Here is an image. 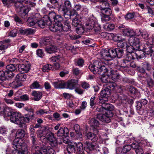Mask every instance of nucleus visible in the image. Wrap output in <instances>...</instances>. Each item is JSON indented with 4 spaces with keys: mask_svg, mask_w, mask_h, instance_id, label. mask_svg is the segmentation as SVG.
Returning a JSON list of instances; mask_svg holds the SVG:
<instances>
[{
    "mask_svg": "<svg viewBox=\"0 0 154 154\" xmlns=\"http://www.w3.org/2000/svg\"><path fill=\"white\" fill-rule=\"evenodd\" d=\"M124 54L123 50L117 48L102 51L100 52V55L102 59L108 61L116 57L121 58L123 55Z\"/></svg>",
    "mask_w": 154,
    "mask_h": 154,
    "instance_id": "obj_1",
    "label": "nucleus"
},
{
    "mask_svg": "<svg viewBox=\"0 0 154 154\" xmlns=\"http://www.w3.org/2000/svg\"><path fill=\"white\" fill-rule=\"evenodd\" d=\"M22 141L21 139H16L12 143V154H27L28 149L26 146H22Z\"/></svg>",
    "mask_w": 154,
    "mask_h": 154,
    "instance_id": "obj_2",
    "label": "nucleus"
},
{
    "mask_svg": "<svg viewBox=\"0 0 154 154\" xmlns=\"http://www.w3.org/2000/svg\"><path fill=\"white\" fill-rule=\"evenodd\" d=\"M107 67L102 62L96 60L95 61L93 64L89 66V68L94 74L103 75L106 71Z\"/></svg>",
    "mask_w": 154,
    "mask_h": 154,
    "instance_id": "obj_3",
    "label": "nucleus"
},
{
    "mask_svg": "<svg viewBox=\"0 0 154 154\" xmlns=\"http://www.w3.org/2000/svg\"><path fill=\"white\" fill-rule=\"evenodd\" d=\"M7 115L10 117V119L12 122L17 124L20 127L21 122V114L16 112H9L8 113Z\"/></svg>",
    "mask_w": 154,
    "mask_h": 154,
    "instance_id": "obj_4",
    "label": "nucleus"
},
{
    "mask_svg": "<svg viewBox=\"0 0 154 154\" xmlns=\"http://www.w3.org/2000/svg\"><path fill=\"white\" fill-rule=\"evenodd\" d=\"M135 57L139 60L144 57V54L143 53H141L139 51H137L135 53H128L126 55L125 60L130 62L132 60L134 59Z\"/></svg>",
    "mask_w": 154,
    "mask_h": 154,
    "instance_id": "obj_5",
    "label": "nucleus"
},
{
    "mask_svg": "<svg viewBox=\"0 0 154 154\" xmlns=\"http://www.w3.org/2000/svg\"><path fill=\"white\" fill-rule=\"evenodd\" d=\"M111 91L109 88H106L100 92V96L99 98V101L101 103H104L108 101V97L110 95Z\"/></svg>",
    "mask_w": 154,
    "mask_h": 154,
    "instance_id": "obj_6",
    "label": "nucleus"
},
{
    "mask_svg": "<svg viewBox=\"0 0 154 154\" xmlns=\"http://www.w3.org/2000/svg\"><path fill=\"white\" fill-rule=\"evenodd\" d=\"M33 113L32 112V114L25 115V116H21V125H20V128L23 129H26V123H29L33 119Z\"/></svg>",
    "mask_w": 154,
    "mask_h": 154,
    "instance_id": "obj_7",
    "label": "nucleus"
},
{
    "mask_svg": "<svg viewBox=\"0 0 154 154\" xmlns=\"http://www.w3.org/2000/svg\"><path fill=\"white\" fill-rule=\"evenodd\" d=\"M101 13L103 14L101 20L103 23H105L109 20L110 19V16L112 14V11L109 8L104 9L101 11Z\"/></svg>",
    "mask_w": 154,
    "mask_h": 154,
    "instance_id": "obj_8",
    "label": "nucleus"
},
{
    "mask_svg": "<svg viewBox=\"0 0 154 154\" xmlns=\"http://www.w3.org/2000/svg\"><path fill=\"white\" fill-rule=\"evenodd\" d=\"M106 71L105 73L109 78H110L112 80L116 79H119L120 75L118 72L115 70H113L112 68H107L106 69Z\"/></svg>",
    "mask_w": 154,
    "mask_h": 154,
    "instance_id": "obj_9",
    "label": "nucleus"
},
{
    "mask_svg": "<svg viewBox=\"0 0 154 154\" xmlns=\"http://www.w3.org/2000/svg\"><path fill=\"white\" fill-rule=\"evenodd\" d=\"M36 149L42 154H51L54 152V150L50 147H44L41 148L38 146H36L35 148V151L33 153L36 152Z\"/></svg>",
    "mask_w": 154,
    "mask_h": 154,
    "instance_id": "obj_10",
    "label": "nucleus"
},
{
    "mask_svg": "<svg viewBox=\"0 0 154 154\" xmlns=\"http://www.w3.org/2000/svg\"><path fill=\"white\" fill-rule=\"evenodd\" d=\"M95 25L94 21L91 18H89L84 26L86 32H90L92 30Z\"/></svg>",
    "mask_w": 154,
    "mask_h": 154,
    "instance_id": "obj_11",
    "label": "nucleus"
},
{
    "mask_svg": "<svg viewBox=\"0 0 154 154\" xmlns=\"http://www.w3.org/2000/svg\"><path fill=\"white\" fill-rule=\"evenodd\" d=\"M141 48L142 49V50H139L140 51H141L142 52H140L141 53H143L144 54V57H145V54L147 55H150V56L152 55H154V50L152 48H153L151 46H149L147 45H143V46L141 47Z\"/></svg>",
    "mask_w": 154,
    "mask_h": 154,
    "instance_id": "obj_12",
    "label": "nucleus"
},
{
    "mask_svg": "<svg viewBox=\"0 0 154 154\" xmlns=\"http://www.w3.org/2000/svg\"><path fill=\"white\" fill-rule=\"evenodd\" d=\"M78 81L77 80L72 79L68 80L65 83V88H68L70 90L73 89L75 87L78 85Z\"/></svg>",
    "mask_w": 154,
    "mask_h": 154,
    "instance_id": "obj_13",
    "label": "nucleus"
},
{
    "mask_svg": "<svg viewBox=\"0 0 154 154\" xmlns=\"http://www.w3.org/2000/svg\"><path fill=\"white\" fill-rule=\"evenodd\" d=\"M47 139L50 142V144L52 146H56L57 145V141L54 137V134L51 132L48 133Z\"/></svg>",
    "mask_w": 154,
    "mask_h": 154,
    "instance_id": "obj_14",
    "label": "nucleus"
},
{
    "mask_svg": "<svg viewBox=\"0 0 154 154\" xmlns=\"http://www.w3.org/2000/svg\"><path fill=\"white\" fill-rule=\"evenodd\" d=\"M29 10V8L27 6H25L17 11L19 13L20 16L23 18L25 19L27 17L28 13Z\"/></svg>",
    "mask_w": 154,
    "mask_h": 154,
    "instance_id": "obj_15",
    "label": "nucleus"
},
{
    "mask_svg": "<svg viewBox=\"0 0 154 154\" xmlns=\"http://www.w3.org/2000/svg\"><path fill=\"white\" fill-rule=\"evenodd\" d=\"M23 129H19L18 130L16 134V138L14 140V141L16 139H21L22 141V146H26L24 144H23V141L22 139V138L24 137L25 134L24 130L25 129H23Z\"/></svg>",
    "mask_w": 154,
    "mask_h": 154,
    "instance_id": "obj_16",
    "label": "nucleus"
},
{
    "mask_svg": "<svg viewBox=\"0 0 154 154\" xmlns=\"http://www.w3.org/2000/svg\"><path fill=\"white\" fill-rule=\"evenodd\" d=\"M51 24V22L50 20L41 19L39 20H38L37 25H38L39 27L43 28L46 25L49 26Z\"/></svg>",
    "mask_w": 154,
    "mask_h": 154,
    "instance_id": "obj_17",
    "label": "nucleus"
},
{
    "mask_svg": "<svg viewBox=\"0 0 154 154\" xmlns=\"http://www.w3.org/2000/svg\"><path fill=\"white\" fill-rule=\"evenodd\" d=\"M69 131L67 128H60L58 131L57 134L59 137H66L69 133Z\"/></svg>",
    "mask_w": 154,
    "mask_h": 154,
    "instance_id": "obj_18",
    "label": "nucleus"
},
{
    "mask_svg": "<svg viewBox=\"0 0 154 154\" xmlns=\"http://www.w3.org/2000/svg\"><path fill=\"white\" fill-rule=\"evenodd\" d=\"M53 85L56 88H65V82L62 80H58L53 83Z\"/></svg>",
    "mask_w": 154,
    "mask_h": 154,
    "instance_id": "obj_19",
    "label": "nucleus"
},
{
    "mask_svg": "<svg viewBox=\"0 0 154 154\" xmlns=\"http://www.w3.org/2000/svg\"><path fill=\"white\" fill-rule=\"evenodd\" d=\"M18 69L23 72L26 73L28 72L30 69V65L29 64H23L20 63L18 66Z\"/></svg>",
    "mask_w": 154,
    "mask_h": 154,
    "instance_id": "obj_20",
    "label": "nucleus"
},
{
    "mask_svg": "<svg viewBox=\"0 0 154 154\" xmlns=\"http://www.w3.org/2000/svg\"><path fill=\"white\" fill-rule=\"evenodd\" d=\"M51 4L48 3L47 7L49 8V9L52 10L55 9L57 6L59 5V2L57 0H49Z\"/></svg>",
    "mask_w": 154,
    "mask_h": 154,
    "instance_id": "obj_21",
    "label": "nucleus"
},
{
    "mask_svg": "<svg viewBox=\"0 0 154 154\" xmlns=\"http://www.w3.org/2000/svg\"><path fill=\"white\" fill-rule=\"evenodd\" d=\"M66 149L68 152L69 154L75 153L76 152L75 143H70L67 146Z\"/></svg>",
    "mask_w": 154,
    "mask_h": 154,
    "instance_id": "obj_22",
    "label": "nucleus"
},
{
    "mask_svg": "<svg viewBox=\"0 0 154 154\" xmlns=\"http://www.w3.org/2000/svg\"><path fill=\"white\" fill-rule=\"evenodd\" d=\"M38 20L35 17L29 18L27 20V22L28 25L30 26L35 27L36 25L37 24Z\"/></svg>",
    "mask_w": 154,
    "mask_h": 154,
    "instance_id": "obj_23",
    "label": "nucleus"
},
{
    "mask_svg": "<svg viewBox=\"0 0 154 154\" xmlns=\"http://www.w3.org/2000/svg\"><path fill=\"white\" fill-rule=\"evenodd\" d=\"M32 95L33 97V99L36 101L39 100L41 98L42 96V93L41 92L33 91Z\"/></svg>",
    "mask_w": 154,
    "mask_h": 154,
    "instance_id": "obj_24",
    "label": "nucleus"
},
{
    "mask_svg": "<svg viewBox=\"0 0 154 154\" xmlns=\"http://www.w3.org/2000/svg\"><path fill=\"white\" fill-rule=\"evenodd\" d=\"M26 2L28 3V1H19L15 2L14 0V6L17 11L20 10L23 7L25 6H24L23 4L24 3H26Z\"/></svg>",
    "mask_w": 154,
    "mask_h": 154,
    "instance_id": "obj_25",
    "label": "nucleus"
},
{
    "mask_svg": "<svg viewBox=\"0 0 154 154\" xmlns=\"http://www.w3.org/2000/svg\"><path fill=\"white\" fill-rule=\"evenodd\" d=\"M105 102L104 103H101L103 104V107L104 108V110L109 111V113H112L111 111L114 109V106L113 105L110 104L106 103Z\"/></svg>",
    "mask_w": 154,
    "mask_h": 154,
    "instance_id": "obj_26",
    "label": "nucleus"
},
{
    "mask_svg": "<svg viewBox=\"0 0 154 154\" xmlns=\"http://www.w3.org/2000/svg\"><path fill=\"white\" fill-rule=\"evenodd\" d=\"M140 39L139 38L135 37L133 38L132 41L131 42V44L134 47L139 46L140 49V50H142V49L141 48V47L143 46V45H139L140 43Z\"/></svg>",
    "mask_w": 154,
    "mask_h": 154,
    "instance_id": "obj_27",
    "label": "nucleus"
},
{
    "mask_svg": "<svg viewBox=\"0 0 154 154\" xmlns=\"http://www.w3.org/2000/svg\"><path fill=\"white\" fill-rule=\"evenodd\" d=\"M57 47L56 46L51 45L47 46L45 48V50L48 53L51 54L56 51Z\"/></svg>",
    "mask_w": 154,
    "mask_h": 154,
    "instance_id": "obj_28",
    "label": "nucleus"
},
{
    "mask_svg": "<svg viewBox=\"0 0 154 154\" xmlns=\"http://www.w3.org/2000/svg\"><path fill=\"white\" fill-rule=\"evenodd\" d=\"M107 0H100V2H101L100 4V8L101 11L104 9H106L109 8V5L108 2H107Z\"/></svg>",
    "mask_w": 154,
    "mask_h": 154,
    "instance_id": "obj_29",
    "label": "nucleus"
},
{
    "mask_svg": "<svg viewBox=\"0 0 154 154\" xmlns=\"http://www.w3.org/2000/svg\"><path fill=\"white\" fill-rule=\"evenodd\" d=\"M122 32L124 35L128 36H132L135 35L134 32L132 30L125 29L122 30Z\"/></svg>",
    "mask_w": 154,
    "mask_h": 154,
    "instance_id": "obj_30",
    "label": "nucleus"
},
{
    "mask_svg": "<svg viewBox=\"0 0 154 154\" xmlns=\"http://www.w3.org/2000/svg\"><path fill=\"white\" fill-rule=\"evenodd\" d=\"M9 85L14 88H16L22 85L21 82L18 81L16 78L14 81L10 83Z\"/></svg>",
    "mask_w": 154,
    "mask_h": 154,
    "instance_id": "obj_31",
    "label": "nucleus"
},
{
    "mask_svg": "<svg viewBox=\"0 0 154 154\" xmlns=\"http://www.w3.org/2000/svg\"><path fill=\"white\" fill-rule=\"evenodd\" d=\"M63 23L64 24V26H63V31L66 32L68 31L71 28L69 22L67 20L65 19Z\"/></svg>",
    "mask_w": 154,
    "mask_h": 154,
    "instance_id": "obj_32",
    "label": "nucleus"
},
{
    "mask_svg": "<svg viewBox=\"0 0 154 154\" xmlns=\"http://www.w3.org/2000/svg\"><path fill=\"white\" fill-rule=\"evenodd\" d=\"M139 49H140L139 46L134 47L133 45H131L128 47L127 48V51L128 53H135L134 51L135 50H138L139 51Z\"/></svg>",
    "mask_w": 154,
    "mask_h": 154,
    "instance_id": "obj_33",
    "label": "nucleus"
},
{
    "mask_svg": "<svg viewBox=\"0 0 154 154\" xmlns=\"http://www.w3.org/2000/svg\"><path fill=\"white\" fill-rule=\"evenodd\" d=\"M87 138L92 141H96L97 139L96 135L93 133L89 132L86 134Z\"/></svg>",
    "mask_w": 154,
    "mask_h": 154,
    "instance_id": "obj_34",
    "label": "nucleus"
},
{
    "mask_svg": "<svg viewBox=\"0 0 154 154\" xmlns=\"http://www.w3.org/2000/svg\"><path fill=\"white\" fill-rule=\"evenodd\" d=\"M23 61V60L20 59H18L16 58H13L10 61V63L14 64V66H18L20 65V63H22Z\"/></svg>",
    "mask_w": 154,
    "mask_h": 154,
    "instance_id": "obj_35",
    "label": "nucleus"
},
{
    "mask_svg": "<svg viewBox=\"0 0 154 154\" xmlns=\"http://www.w3.org/2000/svg\"><path fill=\"white\" fill-rule=\"evenodd\" d=\"M131 66V62H128L125 60H123L120 67L121 69L124 68L125 70H127Z\"/></svg>",
    "mask_w": 154,
    "mask_h": 154,
    "instance_id": "obj_36",
    "label": "nucleus"
},
{
    "mask_svg": "<svg viewBox=\"0 0 154 154\" xmlns=\"http://www.w3.org/2000/svg\"><path fill=\"white\" fill-rule=\"evenodd\" d=\"M51 39L49 37H43L40 40L41 43L45 45L50 44L51 42Z\"/></svg>",
    "mask_w": 154,
    "mask_h": 154,
    "instance_id": "obj_37",
    "label": "nucleus"
},
{
    "mask_svg": "<svg viewBox=\"0 0 154 154\" xmlns=\"http://www.w3.org/2000/svg\"><path fill=\"white\" fill-rule=\"evenodd\" d=\"M62 14L65 18L66 19L71 18V11L69 10L61 9Z\"/></svg>",
    "mask_w": 154,
    "mask_h": 154,
    "instance_id": "obj_38",
    "label": "nucleus"
},
{
    "mask_svg": "<svg viewBox=\"0 0 154 154\" xmlns=\"http://www.w3.org/2000/svg\"><path fill=\"white\" fill-rule=\"evenodd\" d=\"M4 6L9 8L12 5L14 0H2Z\"/></svg>",
    "mask_w": 154,
    "mask_h": 154,
    "instance_id": "obj_39",
    "label": "nucleus"
},
{
    "mask_svg": "<svg viewBox=\"0 0 154 154\" xmlns=\"http://www.w3.org/2000/svg\"><path fill=\"white\" fill-rule=\"evenodd\" d=\"M26 77L27 75L26 74L21 73L18 74L17 75L16 79L18 81L21 82L25 81Z\"/></svg>",
    "mask_w": 154,
    "mask_h": 154,
    "instance_id": "obj_40",
    "label": "nucleus"
},
{
    "mask_svg": "<svg viewBox=\"0 0 154 154\" xmlns=\"http://www.w3.org/2000/svg\"><path fill=\"white\" fill-rule=\"evenodd\" d=\"M71 7L72 5L70 1L69 0H66L64 2L63 7L61 9L70 10Z\"/></svg>",
    "mask_w": 154,
    "mask_h": 154,
    "instance_id": "obj_41",
    "label": "nucleus"
},
{
    "mask_svg": "<svg viewBox=\"0 0 154 154\" xmlns=\"http://www.w3.org/2000/svg\"><path fill=\"white\" fill-rule=\"evenodd\" d=\"M119 86H117L116 84L114 82H112L109 83L107 88H109V90L114 91L119 88Z\"/></svg>",
    "mask_w": 154,
    "mask_h": 154,
    "instance_id": "obj_42",
    "label": "nucleus"
},
{
    "mask_svg": "<svg viewBox=\"0 0 154 154\" xmlns=\"http://www.w3.org/2000/svg\"><path fill=\"white\" fill-rule=\"evenodd\" d=\"M146 78V81L148 86L149 88H152L154 85V81L153 79L150 77L149 75L148 77H147Z\"/></svg>",
    "mask_w": 154,
    "mask_h": 154,
    "instance_id": "obj_43",
    "label": "nucleus"
},
{
    "mask_svg": "<svg viewBox=\"0 0 154 154\" xmlns=\"http://www.w3.org/2000/svg\"><path fill=\"white\" fill-rule=\"evenodd\" d=\"M115 25L113 23H106L104 26V29L108 31L113 30L115 28Z\"/></svg>",
    "mask_w": 154,
    "mask_h": 154,
    "instance_id": "obj_44",
    "label": "nucleus"
},
{
    "mask_svg": "<svg viewBox=\"0 0 154 154\" xmlns=\"http://www.w3.org/2000/svg\"><path fill=\"white\" fill-rule=\"evenodd\" d=\"M95 150L101 154H105L106 153L101 146L99 145L98 144H95Z\"/></svg>",
    "mask_w": 154,
    "mask_h": 154,
    "instance_id": "obj_45",
    "label": "nucleus"
},
{
    "mask_svg": "<svg viewBox=\"0 0 154 154\" xmlns=\"http://www.w3.org/2000/svg\"><path fill=\"white\" fill-rule=\"evenodd\" d=\"M13 18L16 24L18 26H21L23 24V22L20 18L17 15H15Z\"/></svg>",
    "mask_w": 154,
    "mask_h": 154,
    "instance_id": "obj_46",
    "label": "nucleus"
},
{
    "mask_svg": "<svg viewBox=\"0 0 154 154\" xmlns=\"http://www.w3.org/2000/svg\"><path fill=\"white\" fill-rule=\"evenodd\" d=\"M137 70L140 73L143 75L144 77L146 78L147 77L149 76V75L146 72L145 68H143V66L142 67L138 68Z\"/></svg>",
    "mask_w": 154,
    "mask_h": 154,
    "instance_id": "obj_47",
    "label": "nucleus"
},
{
    "mask_svg": "<svg viewBox=\"0 0 154 154\" xmlns=\"http://www.w3.org/2000/svg\"><path fill=\"white\" fill-rule=\"evenodd\" d=\"M80 20L78 17H75L72 20V26L77 27L81 24Z\"/></svg>",
    "mask_w": 154,
    "mask_h": 154,
    "instance_id": "obj_48",
    "label": "nucleus"
},
{
    "mask_svg": "<svg viewBox=\"0 0 154 154\" xmlns=\"http://www.w3.org/2000/svg\"><path fill=\"white\" fill-rule=\"evenodd\" d=\"M64 20L61 16L57 15L54 21L56 23H62Z\"/></svg>",
    "mask_w": 154,
    "mask_h": 154,
    "instance_id": "obj_49",
    "label": "nucleus"
},
{
    "mask_svg": "<svg viewBox=\"0 0 154 154\" xmlns=\"http://www.w3.org/2000/svg\"><path fill=\"white\" fill-rule=\"evenodd\" d=\"M143 66L144 68L148 71H150L151 70V65L148 62H143Z\"/></svg>",
    "mask_w": 154,
    "mask_h": 154,
    "instance_id": "obj_50",
    "label": "nucleus"
},
{
    "mask_svg": "<svg viewBox=\"0 0 154 154\" xmlns=\"http://www.w3.org/2000/svg\"><path fill=\"white\" fill-rule=\"evenodd\" d=\"M117 45L118 47L121 48H124L126 47L127 44L126 41L124 40H121L117 43Z\"/></svg>",
    "mask_w": 154,
    "mask_h": 154,
    "instance_id": "obj_51",
    "label": "nucleus"
},
{
    "mask_svg": "<svg viewBox=\"0 0 154 154\" xmlns=\"http://www.w3.org/2000/svg\"><path fill=\"white\" fill-rule=\"evenodd\" d=\"M7 48L3 41H0V54H3L5 52V50Z\"/></svg>",
    "mask_w": 154,
    "mask_h": 154,
    "instance_id": "obj_52",
    "label": "nucleus"
},
{
    "mask_svg": "<svg viewBox=\"0 0 154 154\" xmlns=\"http://www.w3.org/2000/svg\"><path fill=\"white\" fill-rule=\"evenodd\" d=\"M131 147L130 145H126L123 147L122 149V152L124 153H126L129 152L131 149Z\"/></svg>",
    "mask_w": 154,
    "mask_h": 154,
    "instance_id": "obj_53",
    "label": "nucleus"
},
{
    "mask_svg": "<svg viewBox=\"0 0 154 154\" xmlns=\"http://www.w3.org/2000/svg\"><path fill=\"white\" fill-rule=\"evenodd\" d=\"M56 14V13L53 11L50 12L48 16L47 17L48 19L47 20H50L51 22V21L54 20Z\"/></svg>",
    "mask_w": 154,
    "mask_h": 154,
    "instance_id": "obj_54",
    "label": "nucleus"
},
{
    "mask_svg": "<svg viewBox=\"0 0 154 154\" xmlns=\"http://www.w3.org/2000/svg\"><path fill=\"white\" fill-rule=\"evenodd\" d=\"M141 36L143 38L146 40H148L149 38V34L145 30H143L142 31Z\"/></svg>",
    "mask_w": 154,
    "mask_h": 154,
    "instance_id": "obj_55",
    "label": "nucleus"
},
{
    "mask_svg": "<svg viewBox=\"0 0 154 154\" xmlns=\"http://www.w3.org/2000/svg\"><path fill=\"white\" fill-rule=\"evenodd\" d=\"M85 31V27L82 26L77 27L76 28V32L78 34L80 35L82 34Z\"/></svg>",
    "mask_w": 154,
    "mask_h": 154,
    "instance_id": "obj_56",
    "label": "nucleus"
},
{
    "mask_svg": "<svg viewBox=\"0 0 154 154\" xmlns=\"http://www.w3.org/2000/svg\"><path fill=\"white\" fill-rule=\"evenodd\" d=\"M6 70L0 71V79L2 80H5L7 79Z\"/></svg>",
    "mask_w": 154,
    "mask_h": 154,
    "instance_id": "obj_57",
    "label": "nucleus"
},
{
    "mask_svg": "<svg viewBox=\"0 0 154 154\" xmlns=\"http://www.w3.org/2000/svg\"><path fill=\"white\" fill-rule=\"evenodd\" d=\"M108 112L105 114V117L104 118L103 122H105L106 123H108L110 122V118L112 116L113 114L110 113L108 115Z\"/></svg>",
    "mask_w": 154,
    "mask_h": 154,
    "instance_id": "obj_58",
    "label": "nucleus"
},
{
    "mask_svg": "<svg viewBox=\"0 0 154 154\" xmlns=\"http://www.w3.org/2000/svg\"><path fill=\"white\" fill-rule=\"evenodd\" d=\"M131 148L135 149V151L141 146V144L140 143H138L137 142L133 143L131 145Z\"/></svg>",
    "mask_w": 154,
    "mask_h": 154,
    "instance_id": "obj_59",
    "label": "nucleus"
},
{
    "mask_svg": "<svg viewBox=\"0 0 154 154\" xmlns=\"http://www.w3.org/2000/svg\"><path fill=\"white\" fill-rule=\"evenodd\" d=\"M6 69V70H7V71L13 72L15 70L16 68L14 64H11L7 66Z\"/></svg>",
    "mask_w": 154,
    "mask_h": 154,
    "instance_id": "obj_60",
    "label": "nucleus"
},
{
    "mask_svg": "<svg viewBox=\"0 0 154 154\" xmlns=\"http://www.w3.org/2000/svg\"><path fill=\"white\" fill-rule=\"evenodd\" d=\"M52 68V66L50 64H46L42 68V71L44 72H48Z\"/></svg>",
    "mask_w": 154,
    "mask_h": 154,
    "instance_id": "obj_61",
    "label": "nucleus"
},
{
    "mask_svg": "<svg viewBox=\"0 0 154 154\" xmlns=\"http://www.w3.org/2000/svg\"><path fill=\"white\" fill-rule=\"evenodd\" d=\"M40 87V85L39 82L37 81L34 82L30 86L31 88L32 89L38 88Z\"/></svg>",
    "mask_w": 154,
    "mask_h": 154,
    "instance_id": "obj_62",
    "label": "nucleus"
},
{
    "mask_svg": "<svg viewBox=\"0 0 154 154\" xmlns=\"http://www.w3.org/2000/svg\"><path fill=\"white\" fill-rule=\"evenodd\" d=\"M86 148L90 151L94 150L95 149V144L88 143H87Z\"/></svg>",
    "mask_w": 154,
    "mask_h": 154,
    "instance_id": "obj_63",
    "label": "nucleus"
},
{
    "mask_svg": "<svg viewBox=\"0 0 154 154\" xmlns=\"http://www.w3.org/2000/svg\"><path fill=\"white\" fill-rule=\"evenodd\" d=\"M48 112L46 109H40L36 112V113L38 115H42L45 114H47Z\"/></svg>",
    "mask_w": 154,
    "mask_h": 154,
    "instance_id": "obj_64",
    "label": "nucleus"
}]
</instances>
